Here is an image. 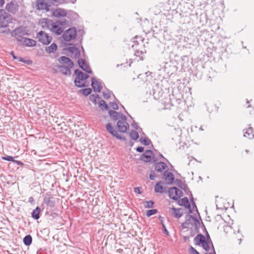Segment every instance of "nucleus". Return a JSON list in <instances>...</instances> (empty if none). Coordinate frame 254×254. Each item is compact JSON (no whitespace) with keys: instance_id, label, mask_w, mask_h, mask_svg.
<instances>
[{"instance_id":"obj_43","label":"nucleus","mask_w":254,"mask_h":254,"mask_svg":"<svg viewBox=\"0 0 254 254\" xmlns=\"http://www.w3.org/2000/svg\"><path fill=\"white\" fill-rule=\"evenodd\" d=\"M111 107L114 110H118L119 107L117 103L111 102L110 103Z\"/></svg>"},{"instance_id":"obj_23","label":"nucleus","mask_w":254,"mask_h":254,"mask_svg":"<svg viewBox=\"0 0 254 254\" xmlns=\"http://www.w3.org/2000/svg\"><path fill=\"white\" fill-rule=\"evenodd\" d=\"M243 131L244 133V137H248L249 139H252L254 137V134H253V130L252 127H249L246 131L244 129Z\"/></svg>"},{"instance_id":"obj_30","label":"nucleus","mask_w":254,"mask_h":254,"mask_svg":"<svg viewBox=\"0 0 254 254\" xmlns=\"http://www.w3.org/2000/svg\"><path fill=\"white\" fill-rule=\"evenodd\" d=\"M187 218H189V219L187 218V221L185 223L182 224V226L184 228H186L188 227V226H187L189 224L188 221L190 218H191L195 222H198L197 218L194 217H193L191 215H187Z\"/></svg>"},{"instance_id":"obj_45","label":"nucleus","mask_w":254,"mask_h":254,"mask_svg":"<svg viewBox=\"0 0 254 254\" xmlns=\"http://www.w3.org/2000/svg\"><path fill=\"white\" fill-rule=\"evenodd\" d=\"M162 227H163V230H164V232L167 235H169V232L168 231V230H167L166 228V226H165V225L163 224V222H162Z\"/></svg>"},{"instance_id":"obj_56","label":"nucleus","mask_w":254,"mask_h":254,"mask_svg":"<svg viewBox=\"0 0 254 254\" xmlns=\"http://www.w3.org/2000/svg\"><path fill=\"white\" fill-rule=\"evenodd\" d=\"M246 152L248 153V152H249V150H247V149H246Z\"/></svg>"},{"instance_id":"obj_49","label":"nucleus","mask_w":254,"mask_h":254,"mask_svg":"<svg viewBox=\"0 0 254 254\" xmlns=\"http://www.w3.org/2000/svg\"><path fill=\"white\" fill-rule=\"evenodd\" d=\"M224 231L228 232L230 230L232 229V227L230 226H225L224 227Z\"/></svg>"},{"instance_id":"obj_47","label":"nucleus","mask_w":254,"mask_h":254,"mask_svg":"<svg viewBox=\"0 0 254 254\" xmlns=\"http://www.w3.org/2000/svg\"><path fill=\"white\" fill-rule=\"evenodd\" d=\"M143 150H144V148L142 146H139V147H137V148H136V151L140 153L142 152L143 151Z\"/></svg>"},{"instance_id":"obj_29","label":"nucleus","mask_w":254,"mask_h":254,"mask_svg":"<svg viewBox=\"0 0 254 254\" xmlns=\"http://www.w3.org/2000/svg\"><path fill=\"white\" fill-rule=\"evenodd\" d=\"M57 49V46L55 43H52L50 46L48 47L46 50L49 53H54Z\"/></svg>"},{"instance_id":"obj_38","label":"nucleus","mask_w":254,"mask_h":254,"mask_svg":"<svg viewBox=\"0 0 254 254\" xmlns=\"http://www.w3.org/2000/svg\"><path fill=\"white\" fill-rule=\"evenodd\" d=\"M92 92V89L90 88L84 89L82 90V93L85 96L89 95Z\"/></svg>"},{"instance_id":"obj_28","label":"nucleus","mask_w":254,"mask_h":254,"mask_svg":"<svg viewBox=\"0 0 254 254\" xmlns=\"http://www.w3.org/2000/svg\"><path fill=\"white\" fill-rule=\"evenodd\" d=\"M23 243L26 246H29L31 244L32 242V238L30 235H26L23 238Z\"/></svg>"},{"instance_id":"obj_18","label":"nucleus","mask_w":254,"mask_h":254,"mask_svg":"<svg viewBox=\"0 0 254 254\" xmlns=\"http://www.w3.org/2000/svg\"><path fill=\"white\" fill-rule=\"evenodd\" d=\"M168 168L166 164L163 162H159L155 164V169L158 172L162 173Z\"/></svg>"},{"instance_id":"obj_54","label":"nucleus","mask_w":254,"mask_h":254,"mask_svg":"<svg viewBox=\"0 0 254 254\" xmlns=\"http://www.w3.org/2000/svg\"><path fill=\"white\" fill-rule=\"evenodd\" d=\"M16 162H17V163L18 164H21V163L20 162H19V161H16Z\"/></svg>"},{"instance_id":"obj_25","label":"nucleus","mask_w":254,"mask_h":254,"mask_svg":"<svg viewBox=\"0 0 254 254\" xmlns=\"http://www.w3.org/2000/svg\"><path fill=\"white\" fill-rule=\"evenodd\" d=\"M162 184V182L161 181H159L154 186V191L155 192L162 193L164 192L163 187L161 186Z\"/></svg>"},{"instance_id":"obj_24","label":"nucleus","mask_w":254,"mask_h":254,"mask_svg":"<svg viewBox=\"0 0 254 254\" xmlns=\"http://www.w3.org/2000/svg\"><path fill=\"white\" fill-rule=\"evenodd\" d=\"M41 208L37 206L36 208L33 210L31 213L32 217L35 220H38L40 218V213L41 212Z\"/></svg>"},{"instance_id":"obj_50","label":"nucleus","mask_w":254,"mask_h":254,"mask_svg":"<svg viewBox=\"0 0 254 254\" xmlns=\"http://www.w3.org/2000/svg\"><path fill=\"white\" fill-rule=\"evenodd\" d=\"M4 3V0H0V7L2 6Z\"/></svg>"},{"instance_id":"obj_46","label":"nucleus","mask_w":254,"mask_h":254,"mask_svg":"<svg viewBox=\"0 0 254 254\" xmlns=\"http://www.w3.org/2000/svg\"><path fill=\"white\" fill-rule=\"evenodd\" d=\"M141 188L139 187H136L134 188V192L136 193H137L138 194H141V191L140 190Z\"/></svg>"},{"instance_id":"obj_34","label":"nucleus","mask_w":254,"mask_h":254,"mask_svg":"<svg viewBox=\"0 0 254 254\" xmlns=\"http://www.w3.org/2000/svg\"><path fill=\"white\" fill-rule=\"evenodd\" d=\"M145 208H152L154 205V202L152 200L145 201L143 202Z\"/></svg>"},{"instance_id":"obj_36","label":"nucleus","mask_w":254,"mask_h":254,"mask_svg":"<svg viewBox=\"0 0 254 254\" xmlns=\"http://www.w3.org/2000/svg\"><path fill=\"white\" fill-rule=\"evenodd\" d=\"M143 52L141 51L136 49L134 52V55L136 57H139L140 60H143V58L142 57H140V55H142Z\"/></svg>"},{"instance_id":"obj_14","label":"nucleus","mask_w":254,"mask_h":254,"mask_svg":"<svg viewBox=\"0 0 254 254\" xmlns=\"http://www.w3.org/2000/svg\"><path fill=\"white\" fill-rule=\"evenodd\" d=\"M36 41L33 39L25 38L19 42V44L26 47H34L36 45Z\"/></svg>"},{"instance_id":"obj_1","label":"nucleus","mask_w":254,"mask_h":254,"mask_svg":"<svg viewBox=\"0 0 254 254\" xmlns=\"http://www.w3.org/2000/svg\"><path fill=\"white\" fill-rule=\"evenodd\" d=\"M109 115L114 121H117V126L118 130H117L111 123H108L106 126V130L112 136L117 139L125 140L126 138L122 136L118 132L125 133L129 129V124L127 122V117L122 113L117 112L114 110H110Z\"/></svg>"},{"instance_id":"obj_37","label":"nucleus","mask_w":254,"mask_h":254,"mask_svg":"<svg viewBox=\"0 0 254 254\" xmlns=\"http://www.w3.org/2000/svg\"><path fill=\"white\" fill-rule=\"evenodd\" d=\"M1 158H2V160H6V161H12V162L16 161L14 159L13 157L12 156H3V157H2Z\"/></svg>"},{"instance_id":"obj_33","label":"nucleus","mask_w":254,"mask_h":254,"mask_svg":"<svg viewBox=\"0 0 254 254\" xmlns=\"http://www.w3.org/2000/svg\"><path fill=\"white\" fill-rule=\"evenodd\" d=\"M157 212H158V210L156 209H150V210H147L146 212V216L147 217H149L153 215L156 214Z\"/></svg>"},{"instance_id":"obj_35","label":"nucleus","mask_w":254,"mask_h":254,"mask_svg":"<svg viewBox=\"0 0 254 254\" xmlns=\"http://www.w3.org/2000/svg\"><path fill=\"white\" fill-rule=\"evenodd\" d=\"M99 98V95L97 94H93L90 96V101L94 103H96L97 99Z\"/></svg>"},{"instance_id":"obj_32","label":"nucleus","mask_w":254,"mask_h":254,"mask_svg":"<svg viewBox=\"0 0 254 254\" xmlns=\"http://www.w3.org/2000/svg\"><path fill=\"white\" fill-rule=\"evenodd\" d=\"M99 106L102 110L105 109V110H108V108H109V107H108V105L106 104V102L103 100H101L99 102Z\"/></svg>"},{"instance_id":"obj_10","label":"nucleus","mask_w":254,"mask_h":254,"mask_svg":"<svg viewBox=\"0 0 254 254\" xmlns=\"http://www.w3.org/2000/svg\"><path fill=\"white\" fill-rule=\"evenodd\" d=\"M168 193L170 198L174 200L179 199L183 195L182 191L176 187L170 188Z\"/></svg>"},{"instance_id":"obj_15","label":"nucleus","mask_w":254,"mask_h":254,"mask_svg":"<svg viewBox=\"0 0 254 254\" xmlns=\"http://www.w3.org/2000/svg\"><path fill=\"white\" fill-rule=\"evenodd\" d=\"M52 15L57 18L64 17L66 16L67 12L64 9L58 8L53 10Z\"/></svg>"},{"instance_id":"obj_4","label":"nucleus","mask_w":254,"mask_h":254,"mask_svg":"<svg viewBox=\"0 0 254 254\" xmlns=\"http://www.w3.org/2000/svg\"><path fill=\"white\" fill-rule=\"evenodd\" d=\"M11 20V16L4 9H0V27L5 28L4 31L1 32L7 33L9 32L8 24Z\"/></svg>"},{"instance_id":"obj_2","label":"nucleus","mask_w":254,"mask_h":254,"mask_svg":"<svg viewBox=\"0 0 254 254\" xmlns=\"http://www.w3.org/2000/svg\"><path fill=\"white\" fill-rule=\"evenodd\" d=\"M68 24V21L66 20H58L54 22L48 18H42L40 21V24L42 28L48 29L58 35L63 32L65 26Z\"/></svg>"},{"instance_id":"obj_7","label":"nucleus","mask_w":254,"mask_h":254,"mask_svg":"<svg viewBox=\"0 0 254 254\" xmlns=\"http://www.w3.org/2000/svg\"><path fill=\"white\" fill-rule=\"evenodd\" d=\"M178 204L180 206H183L189 209L190 213H193L194 209H195L196 211L197 212L196 206L195 203L192 201V206L190 205L188 197H185L183 198L180 199L178 201Z\"/></svg>"},{"instance_id":"obj_39","label":"nucleus","mask_w":254,"mask_h":254,"mask_svg":"<svg viewBox=\"0 0 254 254\" xmlns=\"http://www.w3.org/2000/svg\"><path fill=\"white\" fill-rule=\"evenodd\" d=\"M141 141L145 145H148L150 143V140L147 137L140 139Z\"/></svg>"},{"instance_id":"obj_5","label":"nucleus","mask_w":254,"mask_h":254,"mask_svg":"<svg viewBox=\"0 0 254 254\" xmlns=\"http://www.w3.org/2000/svg\"><path fill=\"white\" fill-rule=\"evenodd\" d=\"M74 73L76 75L74 81L75 86L78 87L85 86L86 80L89 77V75L78 69H76Z\"/></svg>"},{"instance_id":"obj_13","label":"nucleus","mask_w":254,"mask_h":254,"mask_svg":"<svg viewBox=\"0 0 254 254\" xmlns=\"http://www.w3.org/2000/svg\"><path fill=\"white\" fill-rule=\"evenodd\" d=\"M154 156L152 151L148 150L146 151L141 157V160L145 162H149L151 161Z\"/></svg>"},{"instance_id":"obj_22","label":"nucleus","mask_w":254,"mask_h":254,"mask_svg":"<svg viewBox=\"0 0 254 254\" xmlns=\"http://www.w3.org/2000/svg\"><path fill=\"white\" fill-rule=\"evenodd\" d=\"M172 210V215L176 218H180L183 214V212L181 211L182 208H176L173 207L171 208Z\"/></svg>"},{"instance_id":"obj_48","label":"nucleus","mask_w":254,"mask_h":254,"mask_svg":"<svg viewBox=\"0 0 254 254\" xmlns=\"http://www.w3.org/2000/svg\"><path fill=\"white\" fill-rule=\"evenodd\" d=\"M131 126L133 128H135L136 129H138V125L136 123H135V122L132 123L131 124Z\"/></svg>"},{"instance_id":"obj_31","label":"nucleus","mask_w":254,"mask_h":254,"mask_svg":"<svg viewBox=\"0 0 254 254\" xmlns=\"http://www.w3.org/2000/svg\"><path fill=\"white\" fill-rule=\"evenodd\" d=\"M129 136L133 140H136L139 137V135L136 131L132 130L130 131Z\"/></svg>"},{"instance_id":"obj_16","label":"nucleus","mask_w":254,"mask_h":254,"mask_svg":"<svg viewBox=\"0 0 254 254\" xmlns=\"http://www.w3.org/2000/svg\"><path fill=\"white\" fill-rule=\"evenodd\" d=\"M91 86L95 92H100L102 88L101 82L96 80L94 77L92 78Z\"/></svg>"},{"instance_id":"obj_17","label":"nucleus","mask_w":254,"mask_h":254,"mask_svg":"<svg viewBox=\"0 0 254 254\" xmlns=\"http://www.w3.org/2000/svg\"><path fill=\"white\" fill-rule=\"evenodd\" d=\"M164 176L167 185H171L173 183L175 178L172 173L168 172L167 170H166L164 172Z\"/></svg>"},{"instance_id":"obj_8","label":"nucleus","mask_w":254,"mask_h":254,"mask_svg":"<svg viewBox=\"0 0 254 254\" xmlns=\"http://www.w3.org/2000/svg\"><path fill=\"white\" fill-rule=\"evenodd\" d=\"M36 38L43 45H48L52 41V38L47 33L41 31L37 33Z\"/></svg>"},{"instance_id":"obj_12","label":"nucleus","mask_w":254,"mask_h":254,"mask_svg":"<svg viewBox=\"0 0 254 254\" xmlns=\"http://www.w3.org/2000/svg\"><path fill=\"white\" fill-rule=\"evenodd\" d=\"M78 64L79 66L86 72L88 73H92V70L89 65L86 63L85 61L81 58L78 59Z\"/></svg>"},{"instance_id":"obj_51","label":"nucleus","mask_w":254,"mask_h":254,"mask_svg":"<svg viewBox=\"0 0 254 254\" xmlns=\"http://www.w3.org/2000/svg\"><path fill=\"white\" fill-rule=\"evenodd\" d=\"M34 201V199L32 197H30L29 198V202L32 203Z\"/></svg>"},{"instance_id":"obj_55","label":"nucleus","mask_w":254,"mask_h":254,"mask_svg":"<svg viewBox=\"0 0 254 254\" xmlns=\"http://www.w3.org/2000/svg\"><path fill=\"white\" fill-rule=\"evenodd\" d=\"M160 157H162L163 158H164V157H163V156L162 154L160 155Z\"/></svg>"},{"instance_id":"obj_6","label":"nucleus","mask_w":254,"mask_h":254,"mask_svg":"<svg viewBox=\"0 0 254 254\" xmlns=\"http://www.w3.org/2000/svg\"><path fill=\"white\" fill-rule=\"evenodd\" d=\"M11 35L12 37H14L19 43L22 39L23 36L28 35V33L26 29V27L20 26L11 32Z\"/></svg>"},{"instance_id":"obj_41","label":"nucleus","mask_w":254,"mask_h":254,"mask_svg":"<svg viewBox=\"0 0 254 254\" xmlns=\"http://www.w3.org/2000/svg\"><path fill=\"white\" fill-rule=\"evenodd\" d=\"M104 98L106 99H109L111 96V93L109 91H107L103 92Z\"/></svg>"},{"instance_id":"obj_42","label":"nucleus","mask_w":254,"mask_h":254,"mask_svg":"<svg viewBox=\"0 0 254 254\" xmlns=\"http://www.w3.org/2000/svg\"><path fill=\"white\" fill-rule=\"evenodd\" d=\"M190 254H199V253L192 247L190 246Z\"/></svg>"},{"instance_id":"obj_9","label":"nucleus","mask_w":254,"mask_h":254,"mask_svg":"<svg viewBox=\"0 0 254 254\" xmlns=\"http://www.w3.org/2000/svg\"><path fill=\"white\" fill-rule=\"evenodd\" d=\"M77 35L75 28H71L66 30L63 35V38L65 41L69 42L75 38Z\"/></svg>"},{"instance_id":"obj_3","label":"nucleus","mask_w":254,"mask_h":254,"mask_svg":"<svg viewBox=\"0 0 254 254\" xmlns=\"http://www.w3.org/2000/svg\"><path fill=\"white\" fill-rule=\"evenodd\" d=\"M193 241L195 245L202 247L206 252L209 251L211 247H212V249L214 247L208 235L206 238L202 234H198L194 237Z\"/></svg>"},{"instance_id":"obj_40","label":"nucleus","mask_w":254,"mask_h":254,"mask_svg":"<svg viewBox=\"0 0 254 254\" xmlns=\"http://www.w3.org/2000/svg\"><path fill=\"white\" fill-rule=\"evenodd\" d=\"M156 178V176L155 175V171L151 170L149 174V179L151 180H154Z\"/></svg>"},{"instance_id":"obj_27","label":"nucleus","mask_w":254,"mask_h":254,"mask_svg":"<svg viewBox=\"0 0 254 254\" xmlns=\"http://www.w3.org/2000/svg\"><path fill=\"white\" fill-rule=\"evenodd\" d=\"M44 202L47 206L52 208L55 206V202L52 200V198L46 197L44 199Z\"/></svg>"},{"instance_id":"obj_44","label":"nucleus","mask_w":254,"mask_h":254,"mask_svg":"<svg viewBox=\"0 0 254 254\" xmlns=\"http://www.w3.org/2000/svg\"><path fill=\"white\" fill-rule=\"evenodd\" d=\"M10 55L12 56L13 58L15 60H18L20 62H23L22 59L21 58H18V57H16L14 54V53L13 51H11L10 52Z\"/></svg>"},{"instance_id":"obj_52","label":"nucleus","mask_w":254,"mask_h":254,"mask_svg":"<svg viewBox=\"0 0 254 254\" xmlns=\"http://www.w3.org/2000/svg\"><path fill=\"white\" fill-rule=\"evenodd\" d=\"M213 253H205V254H216L214 247H213Z\"/></svg>"},{"instance_id":"obj_11","label":"nucleus","mask_w":254,"mask_h":254,"mask_svg":"<svg viewBox=\"0 0 254 254\" xmlns=\"http://www.w3.org/2000/svg\"><path fill=\"white\" fill-rule=\"evenodd\" d=\"M5 9L12 14L16 13L19 10V5L16 1H11L7 3Z\"/></svg>"},{"instance_id":"obj_57","label":"nucleus","mask_w":254,"mask_h":254,"mask_svg":"<svg viewBox=\"0 0 254 254\" xmlns=\"http://www.w3.org/2000/svg\"><path fill=\"white\" fill-rule=\"evenodd\" d=\"M140 40H141V42L142 43L143 42V40L141 39L140 37Z\"/></svg>"},{"instance_id":"obj_21","label":"nucleus","mask_w":254,"mask_h":254,"mask_svg":"<svg viewBox=\"0 0 254 254\" xmlns=\"http://www.w3.org/2000/svg\"><path fill=\"white\" fill-rule=\"evenodd\" d=\"M36 3L37 9L38 10H43L47 8V4L45 0H37Z\"/></svg>"},{"instance_id":"obj_20","label":"nucleus","mask_w":254,"mask_h":254,"mask_svg":"<svg viewBox=\"0 0 254 254\" xmlns=\"http://www.w3.org/2000/svg\"><path fill=\"white\" fill-rule=\"evenodd\" d=\"M58 68L59 69V71L62 74L66 75H70V68L72 67H70L69 66L60 65Z\"/></svg>"},{"instance_id":"obj_53","label":"nucleus","mask_w":254,"mask_h":254,"mask_svg":"<svg viewBox=\"0 0 254 254\" xmlns=\"http://www.w3.org/2000/svg\"><path fill=\"white\" fill-rule=\"evenodd\" d=\"M132 47L134 49H135V48H136V47H135V44H134V45H133L132 46Z\"/></svg>"},{"instance_id":"obj_26","label":"nucleus","mask_w":254,"mask_h":254,"mask_svg":"<svg viewBox=\"0 0 254 254\" xmlns=\"http://www.w3.org/2000/svg\"><path fill=\"white\" fill-rule=\"evenodd\" d=\"M69 50L72 54L74 55V57L75 58H78L80 56V52L77 48H70Z\"/></svg>"},{"instance_id":"obj_19","label":"nucleus","mask_w":254,"mask_h":254,"mask_svg":"<svg viewBox=\"0 0 254 254\" xmlns=\"http://www.w3.org/2000/svg\"><path fill=\"white\" fill-rule=\"evenodd\" d=\"M59 61L61 64H65L67 66L72 67L74 64L72 61L69 58L65 56H62L59 59Z\"/></svg>"}]
</instances>
